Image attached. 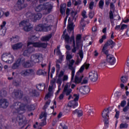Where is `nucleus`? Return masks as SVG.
<instances>
[{
    "label": "nucleus",
    "mask_w": 129,
    "mask_h": 129,
    "mask_svg": "<svg viewBox=\"0 0 129 129\" xmlns=\"http://www.w3.org/2000/svg\"><path fill=\"white\" fill-rule=\"evenodd\" d=\"M30 102L28 100H26L24 103L16 102L11 106V108L13 111V113H19V114H23L26 112V110L28 111H32V110H35L34 105H28V103Z\"/></svg>",
    "instance_id": "obj_1"
},
{
    "label": "nucleus",
    "mask_w": 129,
    "mask_h": 129,
    "mask_svg": "<svg viewBox=\"0 0 129 129\" xmlns=\"http://www.w3.org/2000/svg\"><path fill=\"white\" fill-rule=\"evenodd\" d=\"M52 19L53 16H49L47 18H43V24H39L36 26L35 28V31L36 32H48V31H50L51 27L50 24H51Z\"/></svg>",
    "instance_id": "obj_2"
},
{
    "label": "nucleus",
    "mask_w": 129,
    "mask_h": 129,
    "mask_svg": "<svg viewBox=\"0 0 129 129\" xmlns=\"http://www.w3.org/2000/svg\"><path fill=\"white\" fill-rule=\"evenodd\" d=\"M53 5L49 3H44L43 5H38L35 8V12H41L44 11V14L48 15L52 12Z\"/></svg>",
    "instance_id": "obj_3"
},
{
    "label": "nucleus",
    "mask_w": 129,
    "mask_h": 129,
    "mask_svg": "<svg viewBox=\"0 0 129 129\" xmlns=\"http://www.w3.org/2000/svg\"><path fill=\"white\" fill-rule=\"evenodd\" d=\"M66 54V59L68 61V63H69V69L72 71V80H73L75 75V68H74L73 65H74V63H75V60L74 59H71L73 58V55L70 54L69 51H67Z\"/></svg>",
    "instance_id": "obj_4"
},
{
    "label": "nucleus",
    "mask_w": 129,
    "mask_h": 129,
    "mask_svg": "<svg viewBox=\"0 0 129 129\" xmlns=\"http://www.w3.org/2000/svg\"><path fill=\"white\" fill-rule=\"evenodd\" d=\"M40 57H42V55L39 53L32 54L30 57V62L26 61L23 63V66L25 68L32 67V66L36 64V63H39V62H40Z\"/></svg>",
    "instance_id": "obj_5"
},
{
    "label": "nucleus",
    "mask_w": 129,
    "mask_h": 129,
    "mask_svg": "<svg viewBox=\"0 0 129 129\" xmlns=\"http://www.w3.org/2000/svg\"><path fill=\"white\" fill-rule=\"evenodd\" d=\"M73 99L68 103V106L72 107V108H76L78 106V100L79 99V95L77 94H74L73 96L70 95L68 100Z\"/></svg>",
    "instance_id": "obj_6"
},
{
    "label": "nucleus",
    "mask_w": 129,
    "mask_h": 129,
    "mask_svg": "<svg viewBox=\"0 0 129 129\" xmlns=\"http://www.w3.org/2000/svg\"><path fill=\"white\" fill-rule=\"evenodd\" d=\"M39 38L34 36H32L31 38H29V40L30 42V44L32 46L35 48H46L47 47V43L39 42H34V41H37Z\"/></svg>",
    "instance_id": "obj_7"
},
{
    "label": "nucleus",
    "mask_w": 129,
    "mask_h": 129,
    "mask_svg": "<svg viewBox=\"0 0 129 129\" xmlns=\"http://www.w3.org/2000/svg\"><path fill=\"white\" fill-rule=\"evenodd\" d=\"M26 16L27 19L31 20L32 22H36V21L41 19L42 18V14L28 12L26 14Z\"/></svg>",
    "instance_id": "obj_8"
},
{
    "label": "nucleus",
    "mask_w": 129,
    "mask_h": 129,
    "mask_svg": "<svg viewBox=\"0 0 129 129\" xmlns=\"http://www.w3.org/2000/svg\"><path fill=\"white\" fill-rule=\"evenodd\" d=\"M110 108H108L104 109L102 112V116L103 118V120L105 123V126L108 127V124L109 123V112Z\"/></svg>",
    "instance_id": "obj_9"
},
{
    "label": "nucleus",
    "mask_w": 129,
    "mask_h": 129,
    "mask_svg": "<svg viewBox=\"0 0 129 129\" xmlns=\"http://www.w3.org/2000/svg\"><path fill=\"white\" fill-rule=\"evenodd\" d=\"M19 26L23 27V30L25 32H29V31H31L33 29V27L30 24V22H29V20L21 21L19 23Z\"/></svg>",
    "instance_id": "obj_10"
},
{
    "label": "nucleus",
    "mask_w": 129,
    "mask_h": 129,
    "mask_svg": "<svg viewBox=\"0 0 129 129\" xmlns=\"http://www.w3.org/2000/svg\"><path fill=\"white\" fill-rule=\"evenodd\" d=\"M35 50V47L31 44V41H27V49L25 50L23 52L24 56H30L31 53L34 52Z\"/></svg>",
    "instance_id": "obj_11"
},
{
    "label": "nucleus",
    "mask_w": 129,
    "mask_h": 129,
    "mask_svg": "<svg viewBox=\"0 0 129 129\" xmlns=\"http://www.w3.org/2000/svg\"><path fill=\"white\" fill-rule=\"evenodd\" d=\"M27 7H28V4L25 3V0H18L15 6V9H16L17 11H21V10L27 8Z\"/></svg>",
    "instance_id": "obj_12"
},
{
    "label": "nucleus",
    "mask_w": 129,
    "mask_h": 129,
    "mask_svg": "<svg viewBox=\"0 0 129 129\" xmlns=\"http://www.w3.org/2000/svg\"><path fill=\"white\" fill-rule=\"evenodd\" d=\"M114 45H115V43L113 41L109 40L103 47L102 52L105 53V55H107L108 54V46H114Z\"/></svg>",
    "instance_id": "obj_13"
},
{
    "label": "nucleus",
    "mask_w": 129,
    "mask_h": 129,
    "mask_svg": "<svg viewBox=\"0 0 129 129\" xmlns=\"http://www.w3.org/2000/svg\"><path fill=\"white\" fill-rule=\"evenodd\" d=\"M89 78L91 81L93 82H95L97 81L98 79V74L97 72L95 71H92V72L89 73Z\"/></svg>",
    "instance_id": "obj_14"
},
{
    "label": "nucleus",
    "mask_w": 129,
    "mask_h": 129,
    "mask_svg": "<svg viewBox=\"0 0 129 129\" xmlns=\"http://www.w3.org/2000/svg\"><path fill=\"white\" fill-rule=\"evenodd\" d=\"M71 86V83H67L64 87L62 93L66 94L67 96H68V95H70V94L71 93V92H72V89L70 88Z\"/></svg>",
    "instance_id": "obj_15"
},
{
    "label": "nucleus",
    "mask_w": 129,
    "mask_h": 129,
    "mask_svg": "<svg viewBox=\"0 0 129 129\" xmlns=\"http://www.w3.org/2000/svg\"><path fill=\"white\" fill-rule=\"evenodd\" d=\"M80 93L82 94H88L90 92V89L89 87L88 86H84L82 87H80L79 88H77Z\"/></svg>",
    "instance_id": "obj_16"
},
{
    "label": "nucleus",
    "mask_w": 129,
    "mask_h": 129,
    "mask_svg": "<svg viewBox=\"0 0 129 129\" xmlns=\"http://www.w3.org/2000/svg\"><path fill=\"white\" fill-rule=\"evenodd\" d=\"M107 56L106 58V62L109 63L110 65H114V63H115V58L113 56V55L111 54H106Z\"/></svg>",
    "instance_id": "obj_17"
},
{
    "label": "nucleus",
    "mask_w": 129,
    "mask_h": 129,
    "mask_svg": "<svg viewBox=\"0 0 129 129\" xmlns=\"http://www.w3.org/2000/svg\"><path fill=\"white\" fill-rule=\"evenodd\" d=\"M39 118L40 119H42V121L40 123V125L43 126L44 125H46L47 122L46 120L47 119V113L45 112H43L40 115Z\"/></svg>",
    "instance_id": "obj_18"
},
{
    "label": "nucleus",
    "mask_w": 129,
    "mask_h": 129,
    "mask_svg": "<svg viewBox=\"0 0 129 129\" xmlns=\"http://www.w3.org/2000/svg\"><path fill=\"white\" fill-rule=\"evenodd\" d=\"M24 63H24V60H22L21 58H19L18 59H17V60L14 63H13L12 67V69H18V68H19V67H20V66H21V64H22V65H23V64Z\"/></svg>",
    "instance_id": "obj_19"
},
{
    "label": "nucleus",
    "mask_w": 129,
    "mask_h": 129,
    "mask_svg": "<svg viewBox=\"0 0 129 129\" xmlns=\"http://www.w3.org/2000/svg\"><path fill=\"white\" fill-rule=\"evenodd\" d=\"M64 40H65V42L67 43V44H72V42H73V44H74V42H75L74 35H73L71 38L69 37V35H68V34L64 36Z\"/></svg>",
    "instance_id": "obj_20"
},
{
    "label": "nucleus",
    "mask_w": 129,
    "mask_h": 129,
    "mask_svg": "<svg viewBox=\"0 0 129 129\" xmlns=\"http://www.w3.org/2000/svg\"><path fill=\"white\" fill-rule=\"evenodd\" d=\"M35 72L33 70H25L22 71L21 75L23 76H30V75H34Z\"/></svg>",
    "instance_id": "obj_21"
},
{
    "label": "nucleus",
    "mask_w": 129,
    "mask_h": 129,
    "mask_svg": "<svg viewBox=\"0 0 129 129\" xmlns=\"http://www.w3.org/2000/svg\"><path fill=\"white\" fill-rule=\"evenodd\" d=\"M78 54V55H79L81 59L79 58V56L77 57V60L75 62L76 65H79V64H80V63L81 62V61H82V59H83V50H80Z\"/></svg>",
    "instance_id": "obj_22"
},
{
    "label": "nucleus",
    "mask_w": 129,
    "mask_h": 129,
    "mask_svg": "<svg viewBox=\"0 0 129 129\" xmlns=\"http://www.w3.org/2000/svg\"><path fill=\"white\" fill-rule=\"evenodd\" d=\"M9 106V102L6 99H0V107L2 108H7Z\"/></svg>",
    "instance_id": "obj_23"
},
{
    "label": "nucleus",
    "mask_w": 129,
    "mask_h": 129,
    "mask_svg": "<svg viewBox=\"0 0 129 129\" xmlns=\"http://www.w3.org/2000/svg\"><path fill=\"white\" fill-rule=\"evenodd\" d=\"M12 121L13 122H15V123L18 122L19 124H22V123H23L24 122V120L23 119V116L22 115L17 117H13Z\"/></svg>",
    "instance_id": "obj_24"
},
{
    "label": "nucleus",
    "mask_w": 129,
    "mask_h": 129,
    "mask_svg": "<svg viewBox=\"0 0 129 129\" xmlns=\"http://www.w3.org/2000/svg\"><path fill=\"white\" fill-rule=\"evenodd\" d=\"M23 96V92L20 90H15L13 93V97H16V98H22Z\"/></svg>",
    "instance_id": "obj_25"
},
{
    "label": "nucleus",
    "mask_w": 129,
    "mask_h": 129,
    "mask_svg": "<svg viewBox=\"0 0 129 129\" xmlns=\"http://www.w3.org/2000/svg\"><path fill=\"white\" fill-rule=\"evenodd\" d=\"M45 100H47L45 104L43 106V109H46L50 105V102H51V100H50V94H47L44 98Z\"/></svg>",
    "instance_id": "obj_26"
},
{
    "label": "nucleus",
    "mask_w": 129,
    "mask_h": 129,
    "mask_svg": "<svg viewBox=\"0 0 129 129\" xmlns=\"http://www.w3.org/2000/svg\"><path fill=\"white\" fill-rule=\"evenodd\" d=\"M89 64L84 63L80 69L79 71L77 73V75H79V73H82L84 71V69H88L89 68Z\"/></svg>",
    "instance_id": "obj_27"
},
{
    "label": "nucleus",
    "mask_w": 129,
    "mask_h": 129,
    "mask_svg": "<svg viewBox=\"0 0 129 129\" xmlns=\"http://www.w3.org/2000/svg\"><path fill=\"white\" fill-rule=\"evenodd\" d=\"M10 57H11L10 53H4L2 56V60H3L4 62H7L8 59H9Z\"/></svg>",
    "instance_id": "obj_28"
},
{
    "label": "nucleus",
    "mask_w": 129,
    "mask_h": 129,
    "mask_svg": "<svg viewBox=\"0 0 129 129\" xmlns=\"http://www.w3.org/2000/svg\"><path fill=\"white\" fill-rule=\"evenodd\" d=\"M12 47L13 50H19V49H21V48L23 47V43L19 42L18 43L13 45Z\"/></svg>",
    "instance_id": "obj_29"
},
{
    "label": "nucleus",
    "mask_w": 129,
    "mask_h": 129,
    "mask_svg": "<svg viewBox=\"0 0 129 129\" xmlns=\"http://www.w3.org/2000/svg\"><path fill=\"white\" fill-rule=\"evenodd\" d=\"M73 114H77L78 117H80L83 115V112L81 110L78 109L73 111Z\"/></svg>",
    "instance_id": "obj_30"
},
{
    "label": "nucleus",
    "mask_w": 129,
    "mask_h": 129,
    "mask_svg": "<svg viewBox=\"0 0 129 129\" xmlns=\"http://www.w3.org/2000/svg\"><path fill=\"white\" fill-rule=\"evenodd\" d=\"M56 55L57 56H59V59H62L63 58V55H62V53H61V51H60V46H57L56 49L54 50V53H56Z\"/></svg>",
    "instance_id": "obj_31"
},
{
    "label": "nucleus",
    "mask_w": 129,
    "mask_h": 129,
    "mask_svg": "<svg viewBox=\"0 0 129 129\" xmlns=\"http://www.w3.org/2000/svg\"><path fill=\"white\" fill-rule=\"evenodd\" d=\"M52 38V34H49L45 36H43L41 38V40L43 41V42H47V41H49L50 38Z\"/></svg>",
    "instance_id": "obj_32"
},
{
    "label": "nucleus",
    "mask_w": 129,
    "mask_h": 129,
    "mask_svg": "<svg viewBox=\"0 0 129 129\" xmlns=\"http://www.w3.org/2000/svg\"><path fill=\"white\" fill-rule=\"evenodd\" d=\"M66 10V5H61L60 8V13L61 15H65V11Z\"/></svg>",
    "instance_id": "obj_33"
},
{
    "label": "nucleus",
    "mask_w": 129,
    "mask_h": 129,
    "mask_svg": "<svg viewBox=\"0 0 129 129\" xmlns=\"http://www.w3.org/2000/svg\"><path fill=\"white\" fill-rule=\"evenodd\" d=\"M128 79V77L127 76H122L120 78L121 82L122 83H126L127 82V80Z\"/></svg>",
    "instance_id": "obj_34"
},
{
    "label": "nucleus",
    "mask_w": 129,
    "mask_h": 129,
    "mask_svg": "<svg viewBox=\"0 0 129 129\" xmlns=\"http://www.w3.org/2000/svg\"><path fill=\"white\" fill-rule=\"evenodd\" d=\"M36 87L38 90H44L45 88H46V85H45V84H39L36 86Z\"/></svg>",
    "instance_id": "obj_35"
},
{
    "label": "nucleus",
    "mask_w": 129,
    "mask_h": 129,
    "mask_svg": "<svg viewBox=\"0 0 129 129\" xmlns=\"http://www.w3.org/2000/svg\"><path fill=\"white\" fill-rule=\"evenodd\" d=\"M74 24L73 23L69 24L68 26V32H71V31H73L74 30Z\"/></svg>",
    "instance_id": "obj_36"
},
{
    "label": "nucleus",
    "mask_w": 129,
    "mask_h": 129,
    "mask_svg": "<svg viewBox=\"0 0 129 129\" xmlns=\"http://www.w3.org/2000/svg\"><path fill=\"white\" fill-rule=\"evenodd\" d=\"M89 22L87 21H85L84 19H82L81 21V26H80V29H82V28L85 27L86 26L87 24H88Z\"/></svg>",
    "instance_id": "obj_37"
},
{
    "label": "nucleus",
    "mask_w": 129,
    "mask_h": 129,
    "mask_svg": "<svg viewBox=\"0 0 129 129\" xmlns=\"http://www.w3.org/2000/svg\"><path fill=\"white\" fill-rule=\"evenodd\" d=\"M126 105V101L122 100L121 101L120 104L118 105V109H120L121 107H124Z\"/></svg>",
    "instance_id": "obj_38"
},
{
    "label": "nucleus",
    "mask_w": 129,
    "mask_h": 129,
    "mask_svg": "<svg viewBox=\"0 0 129 129\" xmlns=\"http://www.w3.org/2000/svg\"><path fill=\"white\" fill-rule=\"evenodd\" d=\"M127 127H128V124L127 123H121L119 125V128L120 129L127 128Z\"/></svg>",
    "instance_id": "obj_39"
},
{
    "label": "nucleus",
    "mask_w": 129,
    "mask_h": 129,
    "mask_svg": "<svg viewBox=\"0 0 129 129\" xmlns=\"http://www.w3.org/2000/svg\"><path fill=\"white\" fill-rule=\"evenodd\" d=\"M15 58H14V56L12 55L11 54L10 57H9V59H7V61H6V63H8V64H12L13 62H14V60Z\"/></svg>",
    "instance_id": "obj_40"
},
{
    "label": "nucleus",
    "mask_w": 129,
    "mask_h": 129,
    "mask_svg": "<svg viewBox=\"0 0 129 129\" xmlns=\"http://www.w3.org/2000/svg\"><path fill=\"white\" fill-rule=\"evenodd\" d=\"M55 81L57 84H58V88H60V86H61V84H62V81H63L62 78L57 77Z\"/></svg>",
    "instance_id": "obj_41"
},
{
    "label": "nucleus",
    "mask_w": 129,
    "mask_h": 129,
    "mask_svg": "<svg viewBox=\"0 0 129 129\" xmlns=\"http://www.w3.org/2000/svg\"><path fill=\"white\" fill-rule=\"evenodd\" d=\"M77 15V12L73 10L71 13V17L73 20H76V15Z\"/></svg>",
    "instance_id": "obj_42"
},
{
    "label": "nucleus",
    "mask_w": 129,
    "mask_h": 129,
    "mask_svg": "<svg viewBox=\"0 0 129 129\" xmlns=\"http://www.w3.org/2000/svg\"><path fill=\"white\" fill-rule=\"evenodd\" d=\"M75 83H80L81 82V79L79 78V75H76L75 79Z\"/></svg>",
    "instance_id": "obj_43"
},
{
    "label": "nucleus",
    "mask_w": 129,
    "mask_h": 129,
    "mask_svg": "<svg viewBox=\"0 0 129 129\" xmlns=\"http://www.w3.org/2000/svg\"><path fill=\"white\" fill-rule=\"evenodd\" d=\"M47 74V72L42 70H39L37 72V75H45V74Z\"/></svg>",
    "instance_id": "obj_44"
},
{
    "label": "nucleus",
    "mask_w": 129,
    "mask_h": 129,
    "mask_svg": "<svg viewBox=\"0 0 129 129\" xmlns=\"http://www.w3.org/2000/svg\"><path fill=\"white\" fill-rule=\"evenodd\" d=\"M122 120H125L126 122H129V116L128 115H125L122 116Z\"/></svg>",
    "instance_id": "obj_45"
},
{
    "label": "nucleus",
    "mask_w": 129,
    "mask_h": 129,
    "mask_svg": "<svg viewBox=\"0 0 129 129\" xmlns=\"http://www.w3.org/2000/svg\"><path fill=\"white\" fill-rule=\"evenodd\" d=\"M7 95V91L2 90L0 91V97H4V96H6Z\"/></svg>",
    "instance_id": "obj_46"
},
{
    "label": "nucleus",
    "mask_w": 129,
    "mask_h": 129,
    "mask_svg": "<svg viewBox=\"0 0 129 129\" xmlns=\"http://www.w3.org/2000/svg\"><path fill=\"white\" fill-rule=\"evenodd\" d=\"M103 6H104V2L102 0H101L99 2V8L102 10L103 9Z\"/></svg>",
    "instance_id": "obj_47"
},
{
    "label": "nucleus",
    "mask_w": 129,
    "mask_h": 129,
    "mask_svg": "<svg viewBox=\"0 0 129 129\" xmlns=\"http://www.w3.org/2000/svg\"><path fill=\"white\" fill-rule=\"evenodd\" d=\"M7 30L6 29L1 28L0 29V36H5L6 35Z\"/></svg>",
    "instance_id": "obj_48"
},
{
    "label": "nucleus",
    "mask_w": 129,
    "mask_h": 129,
    "mask_svg": "<svg viewBox=\"0 0 129 129\" xmlns=\"http://www.w3.org/2000/svg\"><path fill=\"white\" fill-rule=\"evenodd\" d=\"M73 48L72 49V52L73 53H76V51H77V47L75 45V41H74V44H73Z\"/></svg>",
    "instance_id": "obj_49"
},
{
    "label": "nucleus",
    "mask_w": 129,
    "mask_h": 129,
    "mask_svg": "<svg viewBox=\"0 0 129 129\" xmlns=\"http://www.w3.org/2000/svg\"><path fill=\"white\" fill-rule=\"evenodd\" d=\"M109 17L110 21L114 20V19H113V18H114L113 13L112 12V11H111V10H110L109 11Z\"/></svg>",
    "instance_id": "obj_50"
},
{
    "label": "nucleus",
    "mask_w": 129,
    "mask_h": 129,
    "mask_svg": "<svg viewBox=\"0 0 129 129\" xmlns=\"http://www.w3.org/2000/svg\"><path fill=\"white\" fill-rule=\"evenodd\" d=\"M73 11V10L72 9H69V8L67 9L66 15H67L68 17V16H69V15H71V13H72Z\"/></svg>",
    "instance_id": "obj_51"
},
{
    "label": "nucleus",
    "mask_w": 129,
    "mask_h": 129,
    "mask_svg": "<svg viewBox=\"0 0 129 129\" xmlns=\"http://www.w3.org/2000/svg\"><path fill=\"white\" fill-rule=\"evenodd\" d=\"M56 83V79H52L50 80V85L51 86H55Z\"/></svg>",
    "instance_id": "obj_52"
},
{
    "label": "nucleus",
    "mask_w": 129,
    "mask_h": 129,
    "mask_svg": "<svg viewBox=\"0 0 129 129\" xmlns=\"http://www.w3.org/2000/svg\"><path fill=\"white\" fill-rule=\"evenodd\" d=\"M89 17L90 19H92L94 17V12L90 11L89 14Z\"/></svg>",
    "instance_id": "obj_53"
},
{
    "label": "nucleus",
    "mask_w": 129,
    "mask_h": 129,
    "mask_svg": "<svg viewBox=\"0 0 129 129\" xmlns=\"http://www.w3.org/2000/svg\"><path fill=\"white\" fill-rule=\"evenodd\" d=\"M115 111L116 113L114 117L117 119L118 117H119V111H117V109H115Z\"/></svg>",
    "instance_id": "obj_54"
},
{
    "label": "nucleus",
    "mask_w": 129,
    "mask_h": 129,
    "mask_svg": "<svg viewBox=\"0 0 129 129\" xmlns=\"http://www.w3.org/2000/svg\"><path fill=\"white\" fill-rule=\"evenodd\" d=\"M94 7V2H91L89 4V9H90V10H93Z\"/></svg>",
    "instance_id": "obj_55"
},
{
    "label": "nucleus",
    "mask_w": 129,
    "mask_h": 129,
    "mask_svg": "<svg viewBox=\"0 0 129 129\" xmlns=\"http://www.w3.org/2000/svg\"><path fill=\"white\" fill-rule=\"evenodd\" d=\"M7 25V22L6 21H3L1 25V29H6V25Z\"/></svg>",
    "instance_id": "obj_56"
},
{
    "label": "nucleus",
    "mask_w": 129,
    "mask_h": 129,
    "mask_svg": "<svg viewBox=\"0 0 129 129\" xmlns=\"http://www.w3.org/2000/svg\"><path fill=\"white\" fill-rule=\"evenodd\" d=\"M60 127L61 129H68V127L65 125L64 124H63L62 123H61L60 124Z\"/></svg>",
    "instance_id": "obj_57"
},
{
    "label": "nucleus",
    "mask_w": 129,
    "mask_h": 129,
    "mask_svg": "<svg viewBox=\"0 0 129 129\" xmlns=\"http://www.w3.org/2000/svg\"><path fill=\"white\" fill-rule=\"evenodd\" d=\"M82 16L84 18V19H85V18H87V16L86 15V12L85 11V10L82 11Z\"/></svg>",
    "instance_id": "obj_58"
},
{
    "label": "nucleus",
    "mask_w": 129,
    "mask_h": 129,
    "mask_svg": "<svg viewBox=\"0 0 129 129\" xmlns=\"http://www.w3.org/2000/svg\"><path fill=\"white\" fill-rule=\"evenodd\" d=\"M127 28V25H126L125 24H122V25H121L120 30H121V31H122V30H124V29H126Z\"/></svg>",
    "instance_id": "obj_59"
},
{
    "label": "nucleus",
    "mask_w": 129,
    "mask_h": 129,
    "mask_svg": "<svg viewBox=\"0 0 129 129\" xmlns=\"http://www.w3.org/2000/svg\"><path fill=\"white\" fill-rule=\"evenodd\" d=\"M63 75H64V72L61 71L57 77L59 78H62Z\"/></svg>",
    "instance_id": "obj_60"
},
{
    "label": "nucleus",
    "mask_w": 129,
    "mask_h": 129,
    "mask_svg": "<svg viewBox=\"0 0 129 129\" xmlns=\"http://www.w3.org/2000/svg\"><path fill=\"white\" fill-rule=\"evenodd\" d=\"M88 113L89 115H91L93 116V111L91 109H89V111H88Z\"/></svg>",
    "instance_id": "obj_61"
},
{
    "label": "nucleus",
    "mask_w": 129,
    "mask_h": 129,
    "mask_svg": "<svg viewBox=\"0 0 129 129\" xmlns=\"http://www.w3.org/2000/svg\"><path fill=\"white\" fill-rule=\"evenodd\" d=\"M129 107L128 106H126L123 108V112H127L128 111Z\"/></svg>",
    "instance_id": "obj_62"
},
{
    "label": "nucleus",
    "mask_w": 129,
    "mask_h": 129,
    "mask_svg": "<svg viewBox=\"0 0 129 129\" xmlns=\"http://www.w3.org/2000/svg\"><path fill=\"white\" fill-rule=\"evenodd\" d=\"M9 16H10V12L7 11L6 12H4L3 16L6 17V18H8V17H9Z\"/></svg>",
    "instance_id": "obj_63"
},
{
    "label": "nucleus",
    "mask_w": 129,
    "mask_h": 129,
    "mask_svg": "<svg viewBox=\"0 0 129 129\" xmlns=\"http://www.w3.org/2000/svg\"><path fill=\"white\" fill-rule=\"evenodd\" d=\"M68 80V76L64 75L62 77V81H67Z\"/></svg>",
    "instance_id": "obj_64"
}]
</instances>
